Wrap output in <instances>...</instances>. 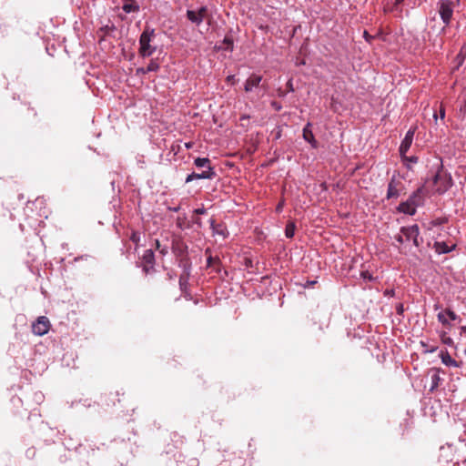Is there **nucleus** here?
Returning a JSON list of instances; mask_svg holds the SVG:
<instances>
[{
    "label": "nucleus",
    "instance_id": "f03ea898",
    "mask_svg": "<svg viewBox=\"0 0 466 466\" xmlns=\"http://www.w3.org/2000/svg\"><path fill=\"white\" fill-rule=\"evenodd\" d=\"M187 18L196 25H199L204 20H207L208 25H210L212 20L206 5L201 6L198 10H187Z\"/></svg>",
    "mask_w": 466,
    "mask_h": 466
},
{
    "label": "nucleus",
    "instance_id": "b1692460",
    "mask_svg": "<svg viewBox=\"0 0 466 466\" xmlns=\"http://www.w3.org/2000/svg\"><path fill=\"white\" fill-rule=\"evenodd\" d=\"M445 313H446V315H448V316H449V318H450L451 319H452V320H456V319H459V316H458V315H457L453 310H451V309H447L445 310Z\"/></svg>",
    "mask_w": 466,
    "mask_h": 466
},
{
    "label": "nucleus",
    "instance_id": "c03bdc74",
    "mask_svg": "<svg viewBox=\"0 0 466 466\" xmlns=\"http://www.w3.org/2000/svg\"><path fill=\"white\" fill-rule=\"evenodd\" d=\"M196 223L200 225L199 219L196 220Z\"/></svg>",
    "mask_w": 466,
    "mask_h": 466
},
{
    "label": "nucleus",
    "instance_id": "58836bf2",
    "mask_svg": "<svg viewBox=\"0 0 466 466\" xmlns=\"http://www.w3.org/2000/svg\"><path fill=\"white\" fill-rule=\"evenodd\" d=\"M403 1H404V0H395L396 5H399V4L402 3Z\"/></svg>",
    "mask_w": 466,
    "mask_h": 466
},
{
    "label": "nucleus",
    "instance_id": "9d476101",
    "mask_svg": "<svg viewBox=\"0 0 466 466\" xmlns=\"http://www.w3.org/2000/svg\"><path fill=\"white\" fill-rule=\"evenodd\" d=\"M400 182H398L395 180V177H393L390 181L388 184V190H387V198H395L400 196V187L399 185Z\"/></svg>",
    "mask_w": 466,
    "mask_h": 466
},
{
    "label": "nucleus",
    "instance_id": "9b49d317",
    "mask_svg": "<svg viewBox=\"0 0 466 466\" xmlns=\"http://www.w3.org/2000/svg\"><path fill=\"white\" fill-rule=\"evenodd\" d=\"M142 261L144 264V270L146 272H147L149 270V268H153L154 262H155V255H154V252L152 251V249L145 250L143 257H142Z\"/></svg>",
    "mask_w": 466,
    "mask_h": 466
},
{
    "label": "nucleus",
    "instance_id": "6ab92c4d",
    "mask_svg": "<svg viewBox=\"0 0 466 466\" xmlns=\"http://www.w3.org/2000/svg\"><path fill=\"white\" fill-rule=\"evenodd\" d=\"M194 164L198 168L205 167L206 170H208V167H212L210 166V160L208 157H197L194 160Z\"/></svg>",
    "mask_w": 466,
    "mask_h": 466
},
{
    "label": "nucleus",
    "instance_id": "a211bd4d",
    "mask_svg": "<svg viewBox=\"0 0 466 466\" xmlns=\"http://www.w3.org/2000/svg\"><path fill=\"white\" fill-rule=\"evenodd\" d=\"M439 371L440 370H437V369L433 370V371H432V374L431 376V388H430L431 391H433L440 385V382H441V379L440 377Z\"/></svg>",
    "mask_w": 466,
    "mask_h": 466
},
{
    "label": "nucleus",
    "instance_id": "2f4dec72",
    "mask_svg": "<svg viewBox=\"0 0 466 466\" xmlns=\"http://www.w3.org/2000/svg\"><path fill=\"white\" fill-rule=\"evenodd\" d=\"M147 74V71H146V67H139L137 69V75H145Z\"/></svg>",
    "mask_w": 466,
    "mask_h": 466
},
{
    "label": "nucleus",
    "instance_id": "5701e85b",
    "mask_svg": "<svg viewBox=\"0 0 466 466\" xmlns=\"http://www.w3.org/2000/svg\"><path fill=\"white\" fill-rule=\"evenodd\" d=\"M445 312H440L438 315H437V318H438V320L443 324V325H448L449 322L445 317Z\"/></svg>",
    "mask_w": 466,
    "mask_h": 466
},
{
    "label": "nucleus",
    "instance_id": "473e14b6",
    "mask_svg": "<svg viewBox=\"0 0 466 466\" xmlns=\"http://www.w3.org/2000/svg\"><path fill=\"white\" fill-rule=\"evenodd\" d=\"M440 117L441 119H443L445 117V108L441 106V108H440Z\"/></svg>",
    "mask_w": 466,
    "mask_h": 466
},
{
    "label": "nucleus",
    "instance_id": "dca6fc26",
    "mask_svg": "<svg viewBox=\"0 0 466 466\" xmlns=\"http://www.w3.org/2000/svg\"><path fill=\"white\" fill-rule=\"evenodd\" d=\"M262 77L258 75H252L245 83V90L250 92L253 88L257 87L261 82Z\"/></svg>",
    "mask_w": 466,
    "mask_h": 466
},
{
    "label": "nucleus",
    "instance_id": "ddd939ff",
    "mask_svg": "<svg viewBox=\"0 0 466 466\" xmlns=\"http://www.w3.org/2000/svg\"><path fill=\"white\" fill-rule=\"evenodd\" d=\"M397 210L400 213H404L410 216H413L416 214V208L407 199L404 202H401Z\"/></svg>",
    "mask_w": 466,
    "mask_h": 466
},
{
    "label": "nucleus",
    "instance_id": "1a4fd4ad",
    "mask_svg": "<svg viewBox=\"0 0 466 466\" xmlns=\"http://www.w3.org/2000/svg\"><path fill=\"white\" fill-rule=\"evenodd\" d=\"M425 198V188L424 187H420L416 191H414L408 200L417 208L424 204Z\"/></svg>",
    "mask_w": 466,
    "mask_h": 466
},
{
    "label": "nucleus",
    "instance_id": "37998d69",
    "mask_svg": "<svg viewBox=\"0 0 466 466\" xmlns=\"http://www.w3.org/2000/svg\"><path fill=\"white\" fill-rule=\"evenodd\" d=\"M364 36L367 38L368 37V33L365 31L364 32Z\"/></svg>",
    "mask_w": 466,
    "mask_h": 466
},
{
    "label": "nucleus",
    "instance_id": "f3484780",
    "mask_svg": "<svg viewBox=\"0 0 466 466\" xmlns=\"http://www.w3.org/2000/svg\"><path fill=\"white\" fill-rule=\"evenodd\" d=\"M124 1H125V3L122 6V9L127 14L137 12L139 10V5L135 2V0H124Z\"/></svg>",
    "mask_w": 466,
    "mask_h": 466
},
{
    "label": "nucleus",
    "instance_id": "f704fd0d",
    "mask_svg": "<svg viewBox=\"0 0 466 466\" xmlns=\"http://www.w3.org/2000/svg\"><path fill=\"white\" fill-rule=\"evenodd\" d=\"M192 146H193V143H192V142H187V143H186V144H185V147H186L187 148H191V147H192Z\"/></svg>",
    "mask_w": 466,
    "mask_h": 466
},
{
    "label": "nucleus",
    "instance_id": "e433bc0d",
    "mask_svg": "<svg viewBox=\"0 0 466 466\" xmlns=\"http://www.w3.org/2000/svg\"><path fill=\"white\" fill-rule=\"evenodd\" d=\"M433 116V118H434V121H435V122H437V120H438V115H437V112H436L435 110H434V112H433V116Z\"/></svg>",
    "mask_w": 466,
    "mask_h": 466
},
{
    "label": "nucleus",
    "instance_id": "f8f14e48",
    "mask_svg": "<svg viewBox=\"0 0 466 466\" xmlns=\"http://www.w3.org/2000/svg\"><path fill=\"white\" fill-rule=\"evenodd\" d=\"M303 138L309 142L313 148L318 147V142L311 130V124L309 122L303 128Z\"/></svg>",
    "mask_w": 466,
    "mask_h": 466
},
{
    "label": "nucleus",
    "instance_id": "cd10ccee",
    "mask_svg": "<svg viewBox=\"0 0 466 466\" xmlns=\"http://www.w3.org/2000/svg\"><path fill=\"white\" fill-rule=\"evenodd\" d=\"M187 282V279L184 276H181L179 278V285H180L181 289H184V287L186 286Z\"/></svg>",
    "mask_w": 466,
    "mask_h": 466
},
{
    "label": "nucleus",
    "instance_id": "4be33fe9",
    "mask_svg": "<svg viewBox=\"0 0 466 466\" xmlns=\"http://www.w3.org/2000/svg\"><path fill=\"white\" fill-rule=\"evenodd\" d=\"M158 68H159L158 63L155 60H151L150 63L148 64V66L146 67V71H147V73L156 72L158 70Z\"/></svg>",
    "mask_w": 466,
    "mask_h": 466
},
{
    "label": "nucleus",
    "instance_id": "c85d7f7f",
    "mask_svg": "<svg viewBox=\"0 0 466 466\" xmlns=\"http://www.w3.org/2000/svg\"><path fill=\"white\" fill-rule=\"evenodd\" d=\"M207 212L206 208H196L194 210V213L198 214V215H204L205 213Z\"/></svg>",
    "mask_w": 466,
    "mask_h": 466
},
{
    "label": "nucleus",
    "instance_id": "20e7f679",
    "mask_svg": "<svg viewBox=\"0 0 466 466\" xmlns=\"http://www.w3.org/2000/svg\"><path fill=\"white\" fill-rule=\"evenodd\" d=\"M400 232L403 234L405 242L412 241L416 248H419L422 242V238H420V228L419 226L414 224L408 227H401Z\"/></svg>",
    "mask_w": 466,
    "mask_h": 466
},
{
    "label": "nucleus",
    "instance_id": "79ce46f5",
    "mask_svg": "<svg viewBox=\"0 0 466 466\" xmlns=\"http://www.w3.org/2000/svg\"><path fill=\"white\" fill-rule=\"evenodd\" d=\"M211 259H212L211 258H208V265L210 264Z\"/></svg>",
    "mask_w": 466,
    "mask_h": 466
},
{
    "label": "nucleus",
    "instance_id": "4468645a",
    "mask_svg": "<svg viewBox=\"0 0 466 466\" xmlns=\"http://www.w3.org/2000/svg\"><path fill=\"white\" fill-rule=\"evenodd\" d=\"M455 247H456L455 245L448 246L443 241H436L433 244V248H434L435 252L440 255L450 253L451 251H452L455 248Z\"/></svg>",
    "mask_w": 466,
    "mask_h": 466
},
{
    "label": "nucleus",
    "instance_id": "393cba45",
    "mask_svg": "<svg viewBox=\"0 0 466 466\" xmlns=\"http://www.w3.org/2000/svg\"><path fill=\"white\" fill-rule=\"evenodd\" d=\"M403 234L400 231L399 234H397L394 238L395 240L399 243V244H403L405 243V240H404V238L402 236Z\"/></svg>",
    "mask_w": 466,
    "mask_h": 466
},
{
    "label": "nucleus",
    "instance_id": "c756f323",
    "mask_svg": "<svg viewBox=\"0 0 466 466\" xmlns=\"http://www.w3.org/2000/svg\"><path fill=\"white\" fill-rule=\"evenodd\" d=\"M404 159L410 163H417L418 162V157H406L405 156L403 157Z\"/></svg>",
    "mask_w": 466,
    "mask_h": 466
},
{
    "label": "nucleus",
    "instance_id": "39448f33",
    "mask_svg": "<svg viewBox=\"0 0 466 466\" xmlns=\"http://www.w3.org/2000/svg\"><path fill=\"white\" fill-rule=\"evenodd\" d=\"M435 191L438 194L445 193L451 187V178L446 174L438 172L433 177Z\"/></svg>",
    "mask_w": 466,
    "mask_h": 466
},
{
    "label": "nucleus",
    "instance_id": "aec40b11",
    "mask_svg": "<svg viewBox=\"0 0 466 466\" xmlns=\"http://www.w3.org/2000/svg\"><path fill=\"white\" fill-rule=\"evenodd\" d=\"M295 228H296L295 224L293 222H289L285 228V236L288 238H293V236L295 234Z\"/></svg>",
    "mask_w": 466,
    "mask_h": 466
},
{
    "label": "nucleus",
    "instance_id": "a19ab883",
    "mask_svg": "<svg viewBox=\"0 0 466 466\" xmlns=\"http://www.w3.org/2000/svg\"><path fill=\"white\" fill-rule=\"evenodd\" d=\"M435 350V348H432L431 350H429V352H433Z\"/></svg>",
    "mask_w": 466,
    "mask_h": 466
},
{
    "label": "nucleus",
    "instance_id": "423d86ee",
    "mask_svg": "<svg viewBox=\"0 0 466 466\" xmlns=\"http://www.w3.org/2000/svg\"><path fill=\"white\" fill-rule=\"evenodd\" d=\"M50 329V321L48 318L45 316H40L36 319V320L32 324V332L36 336H44L46 335Z\"/></svg>",
    "mask_w": 466,
    "mask_h": 466
},
{
    "label": "nucleus",
    "instance_id": "2eb2a0df",
    "mask_svg": "<svg viewBox=\"0 0 466 466\" xmlns=\"http://www.w3.org/2000/svg\"><path fill=\"white\" fill-rule=\"evenodd\" d=\"M440 357L441 359V362L447 366V367H454V368H457V367H460L461 364L459 362H457L455 360H453L451 355L449 354V352L447 350H441V354H440Z\"/></svg>",
    "mask_w": 466,
    "mask_h": 466
},
{
    "label": "nucleus",
    "instance_id": "a18cd8bd",
    "mask_svg": "<svg viewBox=\"0 0 466 466\" xmlns=\"http://www.w3.org/2000/svg\"><path fill=\"white\" fill-rule=\"evenodd\" d=\"M316 281L309 282V285H313Z\"/></svg>",
    "mask_w": 466,
    "mask_h": 466
},
{
    "label": "nucleus",
    "instance_id": "0eeeda50",
    "mask_svg": "<svg viewBox=\"0 0 466 466\" xmlns=\"http://www.w3.org/2000/svg\"><path fill=\"white\" fill-rule=\"evenodd\" d=\"M216 177V172L213 167H208V170H204L201 173L192 172L186 177V183H189L195 179H212Z\"/></svg>",
    "mask_w": 466,
    "mask_h": 466
},
{
    "label": "nucleus",
    "instance_id": "6e6552de",
    "mask_svg": "<svg viewBox=\"0 0 466 466\" xmlns=\"http://www.w3.org/2000/svg\"><path fill=\"white\" fill-rule=\"evenodd\" d=\"M414 134H415V128H410L407 131V133L400 146V154L401 157H404V155L409 151V149L412 144V141H413Z\"/></svg>",
    "mask_w": 466,
    "mask_h": 466
},
{
    "label": "nucleus",
    "instance_id": "f257e3e1",
    "mask_svg": "<svg viewBox=\"0 0 466 466\" xmlns=\"http://www.w3.org/2000/svg\"><path fill=\"white\" fill-rule=\"evenodd\" d=\"M154 36V29H150L148 27L146 28L141 34L139 38V53L143 57L150 56L156 51V47L150 45V42Z\"/></svg>",
    "mask_w": 466,
    "mask_h": 466
},
{
    "label": "nucleus",
    "instance_id": "412c9836",
    "mask_svg": "<svg viewBox=\"0 0 466 466\" xmlns=\"http://www.w3.org/2000/svg\"><path fill=\"white\" fill-rule=\"evenodd\" d=\"M210 225L214 234L221 235L224 238H226L225 230L223 228H218V227L215 226L214 219L210 220Z\"/></svg>",
    "mask_w": 466,
    "mask_h": 466
},
{
    "label": "nucleus",
    "instance_id": "49530a36",
    "mask_svg": "<svg viewBox=\"0 0 466 466\" xmlns=\"http://www.w3.org/2000/svg\"><path fill=\"white\" fill-rule=\"evenodd\" d=\"M463 463L466 465V457H465V460L463 461Z\"/></svg>",
    "mask_w": 466,
    "mask_h": 466
},
{
    "label": "nucleus",
    "instance_id": "7ed1b4c3",
    "mask_svg": "<svg viewBox=\"0 0 466 466\" xmlns=\"http://www.w3.org/2000/svg\"><path fill=\"white\" fill-rule=\"evenodd\" d=\"M455 3L451 0L438 2V12L445 25H449L453 15Z\"/></svg>",
    "mask_w": 466,
    "mask_h": 466
},
{
    "label": "nucleus",
    "instance_id": "bb28decb",
    "mask_svg": "<svg viewBox=\"0 0 466 466\" xmlns=\"http://www.w3.org/2000/svg\"><path fill=\"white\" fill-rule=\"evenodd\" d=\"M185 219H186V218H180V217L177 218V228H179L181 229L183 228V225H184Z\"/></svg>",
    "mask_w": 466,
    "mask_h": 466
},
{
    "label": "nucleus",
    "instance_id": "ea45409f",
    "mask_svg": "<svg viewBox=\"0 0 466 466\" xmlns=\"http://www.w3.org/2000/svg\"><path fill=\"white\" fill-rule=\"evenodd\" d=\"M281 209V205H279L277 210L279 211Z\"/></svg>",
    "mask_w": 466,
    "mask_h": 466
},
{
    "label": "nucleus",
    "instance_id": "c9c22d12",
    "mask_svg": "<svg viewBox=\"0 0 466 466\" xmlns=\"http://www.w3.org/2000/svg\"><path fill=\"white\" fill-rule=\"evenodd\" d=\"M131 239L134 241V242H137L138 240V238L137 237L136 234H133V236L131 237Z\"/></svg>",
    "mask_w": 466,
    "mask_h": 466
},
{
    "label": "nucleus",
    "instance_id": "4c0bfd02",
    "mask_svg": "<svg viewBox=\"0 0 466 466\" xmlns=\"http://www.w3.org/2000/svg\"><path fill=\"white\" fill-rule=\"evenodd\" d=\"M461 332H466V325H465V326H462V327L461 328Z\"/></svg>",
    "mask_w": 466,
    "mask_h": 466
},
{
    "label": "nucleus",
    "instance_id": "72a5a7b5",
    "mask_svg": "<svg viewBox=\"0 0 466 466\" xmlns=\"http://www.w3.org/2000/svg\"><path fill=\"white\" fill-rule=\"evenodd\" d=\"M179 209H180V207H179V206H177V207H169V208H168V210L173 211V212H177Z\"/></svg>",
    "mask_w": 466,
    "mask_h": 466
},
{
    "label": "nucleus",
    "instance_id": "7c9ffc66",
    "mask_svg": "<svg viewBox=\"0 0 466 466\" xmlns=\"http://www.w3.org/2000/svg\"><path fill=\"white\" fill-rule=\"evenodd\" d=\"M442 341L447 345H451L453 343L452 339H451L450 337L442 338Z\"/></svg>",
    "mask_w": 466,
    "mask_h": 466
},
{
    "label": "nucleus",
    "instance_id": "a878e982",
    "mask_svg": "<svg viewBox=\"0 0 466 466\" xmlns=\"http://www.w3.org/2000/svg\"><path fill=\"white\" fill-rule=\"evenodd\" d=\"M224 44L227 45V46L225 47L226 49H232V47H233V41L230 38L225 37Z\"/></svg>",
    "mask_w": 466,
    "mask_h": 466
}]
</instances>
